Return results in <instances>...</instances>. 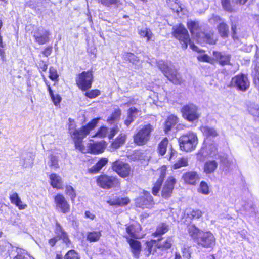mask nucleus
<instances>
[{
  "label": "nucleus",
  "mask_w": 259,
  "mask_h": 259,
  "mask_svg": "<svg viewBox=\"0 0 259 259\" xmlns=\"http://www.w3.org/2000/svg\"><path fill=\"white\" fill-rule=\"evenodd\" d=\"M221 3L223 9L228 12H233L234 8L232 5L231 0H221Z\"/></svg>",
  "instance_id": "47"
},
{
  "label": "nucleus",
  "mask_w": 259,
  "mask_h": 259,
  "mask_svg": "<svg viewBox=\"0 0 259 259\" xmlns=\"http://www.w3.org/2000/svg\"><path fill=\"white\" fill-rule=\"evenodd\" d=\"M123 60L124 62L130 63L132 64H136L139 62V58L131 52H125L123 56Z\"/></svg>",
  "instance_id": "33"
},
{
  "label": "nucleus",
  "mask_w": 259,
  "mask_h": 259,
  "mask_svg": "<svg viewBox=\"0 0 259 259\" xmlns=\"http://www.w3.org/2000/svg\"><path fill=\"white\" fill-rule=\"evenodd\" d=\"M171 34L179 41L183 49H186L188 45H190V47L193 49L196 48L193 43H191L188 31L182 23L178 24L172 27Z\"/></svg>",
  "instance_id": "4"
},
{
  "label": "nucleus",
  "mask_w": 259,
  "mask_h": 259,
  "mask_svg": "<svg viewBox=\"0 0 259 259\" xmlns=\"http://www.w3.org/2000/svg\"><path fill=\"white\" fill-rule=\"evenodd\" d=\"M231 84L238 91H246L250 87V82L248 75L242 73H239L232 78Z\"/></svg>",
  "instance_id": "10"
},
{
  "label": "nucleus",
  "mask_w": 259,
  "mask_h": 259,
  "mask_svg": "<svg viewBox=\"0 0 259 259\" xmlns=\"http://www.w3.org/2000/svg\"><path fill=\"white\" fill-rule=\"evenodd\" d=\"M121 115V110L120 108H118L111 113L110 115L107 118L106 121L109 124H112L115 121L119 120Z\"/></svg>",
  "instance_id": "34"
},
{
  "label": "nucleus",
  "mask_w": 259,
  "mask_h": 259,
  "mask_svg": "<svg viewBox=\"0 0 259 259\" xmlns=\"http://www.w3.org/2000/svg\"><path fill=\"white\" fill-rule=\"evenodd\" d=\"M212 56H213V64H218L221 66L231 65L232 56L230 54L224 51L214 50L212 52Z\"/></svg>",
  "instance_id": "12"
},
{
  "label": "nucleus",
  "mask_w": 259,
  "mask_h": 259,
  "mask_svg": "<svg viewBox=\"0 0 259 259\" xmlns=\"http://www.w3.org/2000/svg\"><path fill=\"white\" fill-rule=\"evenodd\" d=\"M94 81L93 72L92 69L83 71L77 74L75 82L81 91L84 92L91 88Z\"/></svg>",
  "instance_id": "7"
},
{
  "label": "nucleus",
  "mask_w": 259,
  "mask_h": 259,
  "mask_svg": "<svg viewBox=\"0 0 259 259\" xmlns=\"http://www.w3.org/2000/svg\"><path fill=\"white\" fill-rule=\"evenodd\" d=\"M127 135L121 133L111 142L110 148L112 150H116L122 147L126 142Z\"/></svg>",
  "instance_id": "17"
},
{
  "label": "nucleus",
  "mask_w": 259,
  "mask_h": 259,
  "mask_svg": "<svg viewBox=\"0 0 259 259\" xmlns=\"http://www.w3.org/2000/svg\"><path fill=\"white\" fill-rule=\"evenodd\" d=\"M182 117L189 122L197 120L200 117L198 107L193 104L189 103L184 105L181 108Z\"/></svg>",
  "instance_id": "9"
},
{
  "label": "nucleus",
  "mask_w": 259,
  "mask_h": 259,
  "mask_svg": "<svg viewBox=\"0 0 259 259\" xmlns=\"http://www.w3.org/2000/svg\"><path fill=\"white\" fill-rule=\"evenodd\" d=\"M218 32L223 38L228 37L229 30L227 24L225 22H221L217 26Z\"/></svg>",
  "instance_id": "35"
},
{
  "label": "nucleus",
  "mask_w": 259,
  "mask_h": 259,
  "mask_svg": "<svg viewBox=\"0 0 259 259\" xmlns=\"http://www.w3.org/2000/svg\"><path fill=\"white\" fill-rule=\"evenodd\" d=\"M65 193L66 194L70 196L72 201H73L74 198L76 197V193L75 190L70 185H67L66 186Z\"/></svg>",
  "instance_id": "53"
},
{
  "label": "nucleus",
  "mask_w": 259,
  "mask_h": 259,
  "mask_svg": "<svg viewBox=\"0 0 259 259\" xmlns=\"http://www.w3.org/2000/svg\"><path fill=\"white\" fill-rule=\"evenodd\" d=\"M111 169L122 178L132 176L133 174V170L131 165L128 163L123 162L119 159L115 160L112 163Z\"/></svg>",
  "instance_id": "8"
},
{
  "label": "nucleus",
  "mask_w": 259,
  "mask_h": 259,
  "mask_svg": "<svg viewBox=\"0 0 259 259\" xmlns=\"http://www.w3.org/2000/svg\"><path fill=\"white\" fill-rule=\"evenodd\" d=\"M126 231L128 235L132 238H137V235L136 232L135 226L134 225H130L126 228Z\"/></svg>",
  "instance_id": "54"
},
{
  "label": "nucleus",
  "mask_w": 259,
  "mask_h": 259,
  "mask_svg": "<svg viewBox=\"0 0 259 259\" xmlns=\"http://www.w3.org/2000/svg\"><path fill=\"white\" fill-rule=\"evenodd\" d=\"M249 112L254 117L259 118V107L255 106L250 107Z\"/></svg>",
  "instance_id": "58"
},
{
  "label": "nucleus",
  "mask_w": 259,
  "mask_h": 259,
  "mask_svg": "<svg viewBox=\"0 0 259 259\" xmlns=\"http://www.w3.org/2000/svg\"><path fill=\"white\" fill-rule=\"evenodd\" d=\"M53 47L52 46H48L45 48L41 51V53L44 56L48 57L52 52Z\"/></svg>",
  "instance_id": "59"
},
{
  "label": "nucleus",
  "mask_w": 259,
  "mask_h": 259,
  "mask_svg": "<svg viewBox=\"0 0 259 259\" xmlns=\"http://www.w3.org/2000/svg\"><path fill=\"white\" fill-rule=\"evenodd\" d=\"M134 116L127 114V118L124 121V124L128 126L134 121Z\"/></svg>",
  "instance_id": "61"
},
{
  "label": "nucleus",
  "mask_w": 259,
  "mask_h": 259,
  "mask_svg": "<svg viewBox=\"0 0 259 259\" xmlns=\"http://www.w3.org/2000/svg\"><path fill=\"white\" fill-rule=\"evenodd\" d=\"M182 212V215L185 217L186 215H187L186 221H189V220H192L196 214L197 211H187V213H186V211H181Z\"/></svg>",
  "instance_id": "57"
},
{
  "label": "nucleus",
  "mask_w": 259,
  "mask_h": 259,
  "mask_svg": "<svg viewBox=\"0 0 259 259\" xmlns=\"http://www.w3.org/2000/svg\"><path fill=\"white\" fill-rule=\"evenodd\" d=\"M100 117L92 119L87 124L76 128V125L74 119H68V133L73 142L75 149L82 153H89L91 154L98 155L104 152L106 147V142L104 140L94 141L93 140L88 145V151H85V146L83 143V139L94 129L98 124Z\"/></svg>",
  "instance_id": "1"
},
{
  "label": "nucleus",
  "mask_w": 259,
  "mask_h": 259,
  "mask_svg": "<svg viewBox=\"0 0 259 259\" xmlns=\"http://www.w3.org/2000/svg\"><path fill=\"white\" fill-rule=\"evenodd\" d=\"M60 238H59V237H56L54 238H52L51 239H50L49 240V244L51 246H53L57 242V241L60 239Z\"/></svg>",
  "instance_id": "63"
},
{
  "label": "nucleus",
  "mask_w": 259,
  "mask_h": 259,
  "mask_svg": "<svg viewBox=\"0 0 259 259\" xmlns=\"http://www.w3.org/2000/svg\"><path fill=\"white\" fill-rule=\"evenodd\" d=\"M10 200L12 204L15 205L19 209H24L26 208L27 205L23 204L20 198L16 192L13 193L9 196Z\"/></svg>",
  "instance_id": "26"
},
{
  "label": "nucleus",
  "mask_w": 259,
  "mask_h": 259,
  "mask_svg": "<svg viewBox=\"0 0 259 259\" xmlns=\"http://www.w3.org/2000/svg\"><path fill=\"white\" fill-rule=\"evenodd\" d=\"M165 77L175 85H181L184 82L181 74L176 69L172 68Z\"/></svg>",
  "instance_id": "16"
},
{
  "label": "nucleus",
  "mask_w": 259,
  "mask_h": 259,
  "mask_svg": "<svg viewBox=\"0 0 259 259\" xmlns=\"http://www.w3.org/2000/svg\"><path fill=\"white\" fill-rule=\"evenodd\" d=\"M203 133L207 138L217 137L218 134L215 129L208 126L203 127Z\"/></svg>",
  "instance_id": "48"
},
{
  "label": "nucleus",
  "mask_w": 259,
  "mask_h": 259,
  "mask_svg": "<svg viewBox=\"0 0 259 259\" xmlns=\"http://www.w3.org/2000/svg\"><path fill=\"white\" fill-rule=\"evenodd\" d=\"M157 244V242L155 240H151L146 242V247L145 250L147 256H149L151 253H153L156 251Z\"/></svg>",
  "instance_id": "38"
},
{
  "label": "nucleus",
  "mask_w": 259,
  "mask_h": 259,
  "mask_svg": "<svg viewBox=\"0 0 259 259\" xmlns=\"http://www.w3.org/2000/svg\"><path fill=\"white\" fill-rule=\"evenodd\" d=\"M50 166L55 168H59L58 160L55 156H52L51 158Z\"/></svg>",
  "instance_id": "60"
},
{
  "label": "nucleus",
  "mask_w": 259,
  "mask_h": 259,
  "mask_svg": "<svg viewBox=\"0 0 259 259\" xmlns=\"http://www.w3.org/2000/svg\"><path fill=\"white\" fill-rule=\"evenodd\" d=\"M97 185L104 190L120 188L121 182L116 176L109 175L106 173H101L95 177Z\"/></svg>",
  "instance_id": "5"
},
{
  "label": "nucleus",
  "mask_w": 259,
  "mask_h": 259,
  "mask_svg": "<svg viewBox=\"0 0 259 259\" xmlns=\"http://www.w3.org/2000/svg\"><path fill=\"white\" fill-rule=\"evenodd\" d=\"M55 233L57 235V237L62 239L63 242L67 245L70 244V241L66 233L63 230L61 226L58 223H57L56 224Z\"/></svg>",
  "instance_id": "27"
},
{
  "label": "nucleus",
  "mask_w": 259,
  "mask_h": 259,
  "mask_svg": "<svg viewBox=\"0 0 259 259\" xmlns=\"http://www.w3.org/2000/svg\"><path fill=\"white\" fill-rule=\"evenodd\" d=\"M188 165V159L185 157H181L174 164L172 167L175 169Z\"/></svg>",
  "instance_id": "44"
},
{
  "label": "nucleus",
  "mask_w": 259,
  "mask_h": 259,
  "mask_svg": "<svg viewBox=\"0 0 259 259\" xmlns=\"http://www.w3.org/2000/svg\"><path fill=\"white\" fill-rule=\"evenodd\" d=\"M167 168L166 166H162L161 167L160 175L156 181L153 184L152 188V193L154 196H157L161 188L162 184L166 174Z\"/></svg>",
  "instance_id": "15"
},
{
  "label": "nucleus",
  "mask_w": 259,
  "mask_h": 259,
  "mask_svg": "<svg viewBox=\"0 0 259 259\" xmlns=\"http://www.w3.org/2000/svg\"><path fill=\"white\" fill-rule=\"evenodd\" d=\"M231 30L232 31L233 36L234 37L237 34V26L235 24H232Z\"/></svg>",
  "instance_id": "64"
},
{
  "label": "nucleus",
  "mask_w": 259,
  "mask_h": 259,
  "mask_svg": "<svg viewBox=\"0 0 259 259\" xmlns=\"http://www.w3.org/2000/svg\"><path fill=\"white\" fill-rule=\"evenodd\" d=\"M101 235L100 232L94 231L88 233L87 238L91 242H95L99 239Z\"/></svg>",
  "instance_id": "50"
},
{
  "label": "nucleus",
  "mask_w": 259,
  "mask_h": 259,
  "mask_svg": "<svg viewBox=\"0 0 259 259\" xmlns=\"http://www.w3.org/2000/svg\"><path fill=\"white\" fill-rule=\"evenodd\" d=\"M108 128L104 125L101 126L95 134L92 136V138L98 137L100 138H105L108 136Z\"/></svg>",
  "instance_id": "37"
},
{
  "label": "nucleus",
  "mask_w": 259,
  "mask_h": 259,
  "mask_svg": "<svg viewBox=\"0 0 259 259\" xmlns=\"http://www.w3.org/2000/svg\"><path fill=\"white\" fill-rule=\"evenodd\" d=\"M187 26L192 35L196 34V37H199L198 32L200 30V26L197 22L192 20L188 21Z\"/></svg>",
  "instance_id": "30"
},
{
  "label": "nucleus",
  "mask_w": 259,
  "mask_h": 259,
  "mask_svg": "<svg viewBox=\"0 0 259 259\" xmlns=\"http://www.w3.org/2000/svg\"><path fill=\"white\" fill-rule=\"evenodd\" d=\"M119 128L117 125H114L110 129V132L107 136L108 139H113L115 135L118 132Z\"/></svg>",
  "instance_id": "56"
},
{
  "label": "nucleus",
  "mask_w": 259,
  "mask_h": 259,
  "mask_svg": "<svg viewBox=\"0 0 259 259\" xmlns=\"http://www.w3.org/2000/svg\"><path fill=\"white\" fill-rule=\"evenodd\" d=\"M170 145L169 139L167 137L163 138L159 142L157 147V152L159 156H164L167 152L168 145Z\"/></svg>",
  "instance_id": "23"
},
{
  "label": "nucleus",
  "mask_w": 259,
  "mask_h": 259,
  "mask_svg": "<svg viewBox=\"0 0 259 259\" xmlns=\"http://www.w3.org/2000/svg\"><path fill=\"white\" fill-rule=\"evenodd\" d=\"M38 65L37 66V68L39 71V72L41 74L42 76L43 77L44 81H47L46 78H45L44 75L42 74L44 72L47 71L48 69V64L44 60H40L38 63Z\"/></svg>",
  "instance_id": "49"
},
{
  "label": "nucleus",
  "mask_w": 259,
  "mask_h": 259,
  "mask_svg": "<svg viewBox=\"0 0 259 259\" xmlns=\"http://www.w3.org/2000/svg\"><path fill=\"white\" fill-rule=\"evenodd\" d=\"M156 65L165 76H166L172 69L168 65L166 62L163 60L158 61L156 63Z\"/></svg>",
  "instance_id": "36"
},
{
  "label": "nucleus",
  "mask_w": 259,
  "mask_h": 259,
  "mask_svg": "<svg viewBox=\"0 0 259 259\" xmlns=\"http://www.w3.org/2000/svg\"><path fill=\"white\" fill-rule=\"evenodd\" d=\"M254 84L259 89V63H256L251 73Z\"/></svg>",
  "instance_id": "39"
},
{
  "label": "nucleus",
  "mask_w": 259,
  "mask_h": 259,
  "mask_svg": "<svg viewBox=\"0 0 259 259\" xmlns=\"http://www.w3.org/2000/svg\"><path fill=\"white\" fill-rule=\"evenodd\" d=\"M198 192L203 195H208L210 193L209 186L205 181H201L200 182Z\"/></svg>",
  "instance_id": "41"
},
{
  "label": "nucleus",
  "mask_w": 259,
  "mask_h": 259,
  "mask_svg": "<svg viewBox=\"0 0 259 259\" xmlns=\"http://www.w3.org/2000/svg\"><path fill=\"white\" fill-rule=\"evenodd\" d=\"M218 167V163L215 160H208L204 164L203 171L206 174L213 173Z\"/></svg>",
  "instance_id": "29"
},
{
  "label": "nucleus",
  "mask_w": 259,
  "mask_h": 259,
  "mask_svg": "<svg viewBox=\"0 0 259 259\" xmlns=\"http://www.w3.org/2000/svg\"><path fill=\"white\" fill-rule=\"evenodd\" d=\"M130 202V200L128 197H115L107 201V203L112 206L122 207L127 205Z\"/></svg>",
  "instance_id": "19"
},
{
  "label": "nucleus",
  "mask_w": 259,
  "mask_h": 259,
  "mask_svg": "<svg viewBox=\"0 0 259 259\" xmlns=\"http://www.w3.org/2000/svg\"><path fill=\"white\" fill-rule=\"evenodd\" d=\"M168 7L177 14L183 11L182 5L178 0H167Z\"/></svg>",
  "instance_id": "28"
},
{
  "label": "nucleus",
  "mask_w": 259,
  "mask_h": 259,
  "mask_svg": "<svg viewBox=\"0 0 259 259\" xmlns=\"http://www.w3.org/2000/svg\"><path fill=\"white\" fill-rule=\"evenodd\" d=\"M138 112V110L136 107H131L128 110V115L133 116V114L137 113Z\"/></svg>",
  "instance_id": "62"
},
{
  "label": "nucleus",
  "mask_w": 259,
  "mask_h": 259,
  "mask_svg": "<svg viewBox=\"0 0 259 259\" xmlns=\"http://www.w3.org/2000/svg\"><path fill=\"white\" fill-rule=\"evenodd\" d=\"M179 121L178 117L174 114L169 115L166 119L164 125V131L165 134L168 132L175 126Z\"/></svg>",
  "instance_id": "22"
},
{
  "label": "nucleus",
  "mask_w": 259,
  "mask_h": 259,
  "mask_svg": "<svg viewBox=\"0 0 259 259\" xmlns=\"http://www.w3.org/2000/svg\"><path fill=\"white\" fill-rule=\"evenodd\" d=\"M127 238V241L129 243L131 251L133 256L136 258H139L141 251V245L140 242L132 239Z\"/></svg>",
  "instance_id": "20"
},
{
  "label": "nucleus",
  "mask_w": 259,
  "mask_h": 259,
  "mask_svg": "<svg viewBox=\"0 0 259 259\" xmlns=\"http://www.w3.org/2000/svg\"><path fill=\"white\" fill-rule=\"evenodd\" d=\"M54 202L56 207L61 210H69L70 205L65 197L62 194H57L54 197Z\"/></svg>",
  "instance_id": "18"
},
{
  "label": "nucleus",
  "mask_w": 259,
  "mask_h": 259,
  "mask_svg": "<svg viewBox=\"0 0 259 259\" xmlns=\"http://www.w3.org/2000/svg\"><path fill=\"white\" fill-rule=\"evenodd\" d=\"M179 149L185 152H191L196 148L198 144L197 134L192 131L182 134L178 139Z\"/></svg>",
  "instance_id": "3"
},
{
  "label": "nucleus",
  "mask_w": 259,
  "mask_h": 259,
  "mask_svg": "<svg viewBox=\"0 0 259 259\" xmlns=\"http://www.w3.org/2000/svg\"><path fill=\"white\" fill-rule=\"evenodd\" d=\"M197 59L201 62L213 64V56H212V57H211L207 54H204L198 56Z\"/></svg>",
  "instance_id": "51"
},
{
  "label": "nucleus",
  "mask_w": 259,
  "mask_h": 259,
  "mask_svg": "<svg viewBox=\"0 0 259 259\" xmlns=\"http://www.w3.org/2000/svg\"><path fill=\"white\" fill-rule=\"evenodd\" d=\"M172 239L171 238H168L163 243L159 242L157 243L156 244V247L157 248L163 249H169L172 245Z\"/></svg>",
  "instance_id": "46"
},
{
  "label": "nucleus",
  "mask_w": 259,
  "mask_h": 259,
  "mask_svg": "<svg viewBox=\"0 0 259 259\" xmlns=\"http://www.w3.org/2000/svg\"><path fill=\"white\" fill-rule=\"evenodd\" d=\"M108 161L109 160L107 158L101 157L99 159L95 164L89 169L88 171L91 174L98 173L104 166H106L108 164Z\"/></svg>",
  "instance_id": "21"
},
{
  "label": "nucleus",
  "mask_w": 259,
  "mask_h": 259,
  "mask_svg": "<svg viewBox=\"0 0 259 259\" xmlns=\"http://www.w3.org/2000/svg\"><path fill=\"white\" fill-rule=\"evenodd\" d=\"M33 37L35 43L42 45L50 41L51 33L49 30L42 27H37L33 32Z\"/></svg>",
  "instance_id": "11"
},
{
  "label": "nucleus",
  "mask_w": 259,
  "mask_h": 259,
  "mask_svg": "<svg viewBox=\"0 0 259 259\" xmlns=\"http://www.w3.org/2000/svg\"><path fill=\"white\" fill-rule=\"evenodd\" d=\"M49 78L52 81L58 82L59 80V75L57 70L53 66H50L49 69Z\"/></svg>",
  "instance_id": "43"
},
{
  "label": "nucleus",
  "mask_w": 259,
  "mask_h": 259,
  "mask_svg": "<svg viewBox=\"0 0 259 259\" xmlns=\"http://www.w3.org/2000/svg\"><path fill=\"white\" fill-rule=\"evenodd\" d=\"M189 236L198 246L205 248H212L215 244V238L210 232H203L194 225L187 228Z\"/></svg>",
  "instance_id": "2"
},
{
  "label": "nucleus",
  "mask_w": 259,
  "mask_h": 259,
  "mask_svg": "<svg viewBox=\"0 0 259 259\" xmlns=\"http://www.w3.org/2000/svg\"><path fill=\"white\" fill-rule=\"evenodd\" d=\"M204 36L203 37L204 41L209 45H215L218 41V36L213 31L203 33Z\"/></svg>",
  "instance_id": "31"
},
{
  "label": "nucleus",
  "mask_w": 259,
  "mask_h": 259,
  "mask_svg": "<svg viewBox=\"0 0 259 259\" xmlns=\"http://www.w3.org/2000/svg\"><path fill=\"white\" fill-rule=\"evenodd\" d=\"M182 179L184 184L192 186H195L200 179L199 175L195 171H187L182 176Z\"/></svg>",
  "instance_id": "14"
},
{
  "label": "nucleus",
  "mask_w": 259,
  "mask_h": 259,
  "mask_svg": "<svg viewBox=\"0 0 259 259\" xmlns=\"http://www.w3.org/2000/svg\"><path fill=\"white\" fill-rule=\"evenodd\" d=\"M45 83L47 87V90L49 92V95L51 99L56 106L59 105L61 102L62 98L59 94H54L51 87L48 81H45Z\"/></svg>",
  "instance_id": "32"
},
{
  "label": "nucleus",
  "mask_w": 259,
  "mask_h": 259,
  "mask_svg": "<svg viewBox=\"0 0 259 259\" xmlns=\"http://www.w3.org/2000/svg\"><path fill=\"white\" fill-rule=\"evenodd\" d=\"M169 230V226L165 223L159 224L157 227L156 232L153 233L154 236H157L163 235L166 233Z\"/></svg>",
  "instance_id": "40"
},
{
  "label": "nucleus",
  "mask_w": 259,
  "mask_h": 259,
  "mask_svg": "<svg viewBox=\"0 0 259 259\" xmlns=\"http://www.w3.org/2000/svg\"><path fill=\"white\" fill-rule=\"evenodd\" d=\"M138 34L141 38H145L147 42L150 41L153 36L151 30L148 28L139 30Z\"/></svg>",
  "instance_id": "42"
},
{
  "label": "nucleus",
  "mask_w": 259,
  "mask_h": 259,
  "mask_svg": "<svg viewBox=\"0 0 259 259\" xmlns=\"http://www.w3.org/2000/svg\"><path fill=\"white\" fill-rule=\"evenodd\" d=\"M49 178L50 185L53 188L57 189H62L63 188L62 179L60 176L56 173H51L49 175Z\"/></svg>",
  "instance_id": "24"
},
{
  "label": "nucleus",
  "mask_w": 259,
  "mask_h": 259,
  "mask_svg": "<svg viewBox=\"0 0 259 259\" xmlns=\"http://www.w3.org/2000/svg\"><path fill=\"white\" fill-rule=\"evenodd\" d=\"M177 180L174 176H169L165 181L161 190V197L168 199L171 197Z\"/></svg>",
  "instance_id": "13"
},
{
  "label": "nucleus",
  "mask_w": 259,
  "mask_h": 259,
  "mask_svg": "<svg viewBox=\"0 0 259 259\" xmlns=\"http://www.w3.org/2000/svg\"><path fill=\"white\" fill-rule=\"evenodd\" d=\"M98 2L103 5L109 7L112 6H118L119 3V0H98Z\"/></svg>",
  "instance_id": "52"
},
{
  "label": "nucleus",
  "mask_w": 259,
  "mask_h": 259,
  "mask_svg": "<svg viewBox=\"0 0 259 259\" xmlns=\"http://www.w3.org/2000/svg\"><path fill=\"white\" fill-rule=\"evenodd\" d=\"M153 130V126L150 123L143 125L133 135L134 144L139 146L146 145L149 141Z\"/></svg>",
  "instance_id": "6"
},
{
  "label": "nucleus",
  "mask_w": 259,
  "mask_h": 259,
  "mask_svg": "<svg viewBox=\"0 0 259 259\" xmlns=\"http://www.w3.org/2000/svg\"><path fill=\"white\" fill-rule=\"evenodd\" d=\"M149 201L144 196L140 197L136 200V205L143 209L150 208L149 206L153 204V198L150 195L149 196Z\"/></svg>",
  "instance_id": "25"
},
{
  "label": "nucleus",
  "mask_w": 259,
  "mask_h": 259,
  "mask_svg": "<svg viewBox=\"0 0 259 259\" xmlns=\"http://www.w3.org/2000/svg\"><path fill=\"white\" fill-rule=\"evenodd\" d=\"M101 95V91L99 89H92L85 91L84 95L88 98L94 99Z\"/></svg>",
  "instance_id": "45"
},
{
  "label": "nucleus",
  "mask_w": 259,
  "mask_h": 259,
  "mask_svg": "<svg viewBox=\"0 0 259 259\" xmlns=\"http://www.w3.org/2000/svg\"><path fill=\"white\" fill-rule=\"evenodd\" d=\"M65 259H79V256L75 250H71L65 254Z\"/></svg>",
  "instance_id": "55"
}]
</instances>
